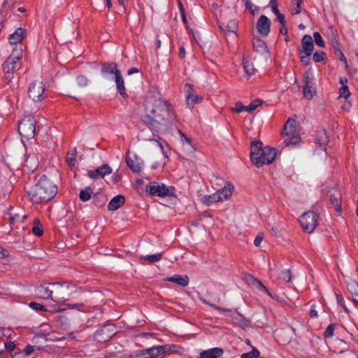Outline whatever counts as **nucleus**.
Wrapping results in <instances>:
<instances>
[{
	"mask_svg": "<svg viewBox=\"0 0 358 358\" xmlns=\"http://www.w3.org/2000/svg\"><path fill=\"white\" fill-rule=\"evenodd\" d=\"M145 114L141 117V121L155 132L167 130L172 126L173 115L172 106L168 100L163 99L157 88L148 92L144 103Z\"/></svg>",
	"mask_w": 358,
	"mask_h": 358,
	"instance_id": "obj_1",
	"label": "nucleus"
},
{
	"mask_svg": "<svg viewBox=\"0 0 358 358\" xmlns=\"http://www.w3.org/2000/svg\"><path fill=\"white\" fill-rule=\"evenodd\" d=\"M57 193V185L46 176H43L35 185L27 189L29 196L35 203L48 201Z\"/></svg>",
	"mask_w": 358,
	"mask_h": 358,
	"instance_id": "obj_2",
	"label": "nucleus"
},
{
	"mask_svg": "<svg viewBox=\"0 0 358 358\" xmlns=\"http://www.w3.org/2000/svg\"><path fill=\"white\" fill-rule=\"evenodd\" d=\"M52 285L55 287V299L52 298V301L57 303H64L77 290L75 285L69 282H54Z\"/></svg>",
	"mask_w": 358,
	"mask_h": 358,
	"instance_id": "obj_3",
	"label": "nucleus"
},
{
	"mask_svg": "<svg viewBox=\"0 0 358 358\" xmlns=\"http://www.w3.org/2000/svg\"><path fill=\"white\" fill-rule=\"evenodd\" d=\"M19 134L26 139H31L35 136L36 120L31 115L23 117L18 124Z\"/></svg>",
	"mask_w": 358,
	"mask_h": 358,
	"instance_id": "obj_4",
	"label": "nucleus"
},
{
	"mask_svg": "<svg viewBox=\"0 0 358 358\" xmlns=\"http://www.w3.org/2000/svg\"><path fill=\"white\" fill-rule=\"evenodd\" d=\"M22 58V49L20 50L17 55L13 54L9 56L7 59L3 62V71L6 74V79L10 82L13 78V73L17 69V63Z\"/></svg>",
	"mask_w": 358,
	"mask_h": 358,
	"instance_id": "obj_5",
	"label": "nucleus"
},
{
	"mask_svg": "<svg viewBox=\"0 0 358 358\" xmlns=\"http://www.w3.org/2000/svg\"><path fill=\"white\" fill-rule=\"evenodd\" d=\"M317 217L318 215L315 213L306 212L300 217L299 222L304 231L311 233L317 226Z\"/></svg>",
	"mask_w": 358,
	"mask_h": 358,
	"instance_id": "obj_6",
	"label": "nucleus"
},
{
	"mask_svg": "<svg viewBox=\"0 0 358 358\" xmlns=\"http://www.w3.org/2000/svg\"><path fill=\"white\" fill-rule=\"evenodd\" d=\"M146 191L151 195H157L162 197L166 196H173L174 194V187H167L164 184L152 182L147 185Z\"/></svg>",
	"mask_w": 358,
	"mask_h": 358,
	"instance_id": "obj_7",
	"label": "nucleus"
},
{
	"mask_svg": "<svg viewBox=\"0 0 358 358\" xmlns=\"http://www.w3.org/2000/svg\"><path fill=\"white\" fill-rule=\"evenodd\" d=\"M45 85L43 81H33L28 88L29 97L34 101H40L44 99Z\"/></svg>",
	"mask_w": 358,
	"mask_h": 358,
	"instance_id": "obj_8",
	"label": "nucleus"
},
{
	"mask_svg": "<svg viewBox=\"0 0 358 358\" xmlns=\"http://www.w3.org/2000/svg\"><path fill=\"white\" fill-rule=\"evenodd\" d=\"M116 334V328L113 324H107L96 331L94 334V340L105 343L108 341Z\"/></svg>",
	"mask_w": 358,
	"mask_h": 358,
	"instance_id": "obj_9",
	"label": "nucleus"
},
{
	"mask_svg": "<svg viewBox=\"0 0 358 358\" xmlns=\"http://www.w3.org/2000/svg\"><path fill=\"white\" fill-rule=\"evenodd\" d=\"M168 349L163 345H157L152 348L137 351L134 355L131 356L133 358H156L158 356L164 354V350Z\"/></svg>",
	"mask_w": 358,
	"mask_h": 358,
	"instance_id": "obj_10",
	"label": "nucleus"
},
{
	"mask_svg": "<svg viewBox=\"0 0 358 358\" xmlns=\"http://www.w3.org/2000/svg\"><path fill=\"white\" fill-rule=\"evenodd\" d=\"M262 143L259 141H254L251 142V151H250V158L252 163L257 166L260 167L262 166V162H260V160H257L259 159V155L260 154L262 150H263Z\"/></svg>",
	"mask_w": 358,
	"mask_h": 358,
	"instance_id": "obj_11",
	"label": "nucleus"
},
{
	"mask_svg": "<svg viewBox=\"0 0 358 358\" xmlns=\"http://www.w3.org/2000/svg\"><path fill=\"white\" fill-rule=\"evenodd\" d=\"M276 156V150L275 148L266 146L262 150L260 154L259 155V161H262V166L265 164H270L275 159Z\"/></svg>",
	"mask_w": 358,
	"mask_h": 358,
	"instance_id": "obj_12",
	"label": "nucleus"
},
{
	"mask_svg": "<svg viewBox=\"0 0 358 358\" xmlns=\"http://www.w3.org/2000/svg\"><path fill=\"white\" fill-rule=\"evenodd\" d=\"M271 20L266 15H261L257 20L256 28L257 31L263 36H267L270 33Z\"/></svg>",
	"mask_w": 358,
	"mask_h": 358,
	"instance_id": "obj_13",
	"label": "nucleus"
},
{
	"mask_svg": "<svg viewBox=\"0 0 358 358\" xmlns=\"http://www.w3.org/2000/svg\"><path fill=\"white\" fill-rule=\"evenodd\" d=\"M314 48L313 40L310 35H304L301 39V47L299 48L300 55H311Z\"/></svg>",
	"mask_w": 358,
	"mask_h": 358,
	"instance_id": "obj_14",
	"label": "nucleus"
},
{
	"mask_svg": "<svg viewBox=\"0 0 358 358\" xmlns=\"http://www.w3.org/2000/svg\"><path fill=\"white\" fill-rule=\"evenodd\" d=\"M254 50L260 54L264 61H267L269 57V50L265 42L260 38L253 40Z\"/></svg>",
	"mask_w": 358,
	"mask_h": 358,
	"instance_id": "obj_15",
	"label": "nucleus"
},
{
	"mask_svg": "<svg viewBox=\"0 0 358 358\" xmlns=\"http://www.w3.org/2000/svg\"><path fill=\"white\" fill-rule=\"evenodd\" d=\"M112 169L108 164H105L98 167L94 171H89L88 176L90 178L96 179L98 178H103L105 176L110 174Z\"/></svg>",
	"mask_w": 358,
	"mask_h": 358,
	"instance_id": "obj_16",
	"label": "nucleus"
},
{
	"mask_svg": "<svg viewBox=\"0 0 358 358\" xmlns=\"http://www.w3.org/2000/svg\"><path fill=\"white\" fill-rule=\"evenodd\" d=\"M26 29L22 27L17 28L14 33L10 35L8 38L9 43L16 45L21 43L24 36L26 34Z\"/></svg>",
	"mask_w": 358,
	"mask_h": 358,
	"instance_id": "obj_17",
	"label": "nucleus"
},
{
	"mask_svg": "<svg viewBox=\"0 0 358 358\" xmlns=\"http://www.w3.org/2000/svg\"><path fill=\"white\" fill-rule=\"evenodd\" d=\"M35 292L40 299L52 300L53 291L50 289L48 287L44 285H41L35 287Z\"/></svg>",
	"mask_w": 358,
	"mask_h": 358,
	"instance_id": "obj_18",
	"label": "nucleus"
},
{
	"mask_svg": "<svg viewBox=\"0 0 358 358\" xmlns=\"http://www.w3.org/2000/svg\"><path fill=\"white\" fill-rule=\"evenodd\" d=\"M224 351L220 348H213L209 350H203L200 352V358H217L222 355Z\"/></svg>",
	"mask_w": 358,
	"mask_h": 358,
	"instance_id": "obj_19",
	"label": "nucleus"
},
{
	"mask_svg": "<svg viewBox=\"0 0 358 358\" xmlns=\"http://www.w3.org/2000/svg\"><path fill=\"white\" fill-rule=\"evenodd\" d=\"M330 201L331 204L334 206L336 210L338 213H341L342 210L341 208V194L339 191L336 189H334L332 192H331L330 195Z\"/></svg>",
	"mask_w": 358,
	"mask_h": 358,
	"instance_id": "obj_20",
	"label": "nucleus"
},
{
	"mask_svg": "<svg viewBox=\"0 0 358 358\" xmlns=\"http://www.w3.org/2000/svg\"><path fill=\"white\" fill-rule=\"evenodd\" d=\"M125 202V198L124 196L119 194L113 197L108 205V209L109 210H115L120 208Z\"/></svg>",
	"mask_w": 358,
	"mask_h": 358,
	"instance_id": "obj_21",
	"label": "nucleus"
},
{
	"mask_svg": "<svg viewBox=\"0 0 358 358\" xmlns=\"http://www.w3.org/2000/svg\"><path fill=\"white\" fill-rule=\"evenodd\" d=\"M115 81L117 85V90L120 95L124 98L127 97L124 88V80L120 71H117V75L115 76Z\"/></svg>",
	"mask_w": 358,
	"mask_h": 358,
	"instance_id": "obj_22",
	"label": "nucleus"
},
{
	"mask_svg": "<svg viewBox=\"0 0 358 358\" xmlns=\"http://www.w3.org/2000/svg\"><path fill=\"white\" fill-rule=\"evenodd\" d=\"M101 71L102 74H114L117 75V71H120L117 69V65L115 63L105 62L102 64Z\"/></svg>",
	"mask_w": 358,
	"mask_h": 358,
	"instance_id": "obj_23",
	"label": "nucleus"
},
{
	"mask_svg": "<svg viewBox=\"0 0 358 358\" xmlns=\"http://www.w3.org/2000/svg\"><path fill=\"white\" fill-rule=\"evenodd\" d=\"M296 133V120L289 117L284 125L283 134L294 135Z\"/></svg>",
	"mask_w": 358,
	"mask_h": 358,
	"instance_id": "obj_24",
	"label": "nucleus"
},
{
	"mask_svg": "<svg viewBox=\"0 0 358 358\" xmlns=\"http://www.w3.org/2000/svg\"><path fill=\"white\" fill-rule=\"evenodd\" d=\"M167 281L175 282L180 286L185 287L189 284V277L187 275H175L166 279Z\"/></svg>",
	"mask_w": 358,
	"mask_h": 358,
	"instance_id": "obj_25",
	"label": "nucleus"
},
{
	"mask_svg": "<svg viewBox=\"0 0 358 358\" xmlns=\"http://www.w3.org/2000/svg\"><path fill=\"white\" fill-rule=\"evenodd\" d=\"M38 165V161L35 155H29L25 160L24 166L30 171H34Z\"/></svg>",
	"mask_w": 358,
	"mask_h": 358,
	"instance_id": "obj_26",
	"label": "nucleus"
},
{
	"mask_svg": "<svg viewBox=\"0 0 358 358\" xmlns=\"http://www.w3.org/2000/svg\"><path fill=\"white\" fill-rule=\"evenodd\" d=\"M277 339L282 345H287L291 342L292 336L288 331L280 330L277 333Z\"/></svg>",
	"mask_w": 358,
	"mask_h": 358,
	"instance_id": "obj_27",
	"label": "nucleus"
},
{
	"mask_svg": "<svg viewBox=\"0 0 358 358\" xmlns=\"http://www.w3.org/2000/svg\"><path fill=\"white\" fill-rule=\"evenodd\" d=\"M233 320L234 323L239 325V327L243 329H246V328L250 327V322L240 313H237L236 315H234Z\"/></svg>",
	"mask_w": 358,
	"mask_h": 358,
	"instance_id": "obj_28",
	"label": "nucleus"
},
{
	"mask_svg": "<svg viewBox=\"0 0 358 358\" xmlns=\"http://www.w3.org/2000/svg\"><path fill=\"white\" fill-rule=\"evenodd\" d=\"M233 189V185L229 182H227L223 188H221L216 192V194L220 196L222 194L224 199L227 200L231 196Z\"/></svg>",
	"mask_w": 358,
	"mask_h": 358,
	"instance_id": "obj_29",
	"label": "nucleus"
},
{
	"mask_svg": "<svg viewBox=\"0 0 358 358\" xmlns=\"http://www.w3.org/2000/svg\"><path fill=\"white\" fill-rule=\"evenodd\" d=\"M220 29L223 31H227L229 32L235 33L238 28V23L236 20H230L226 24L224 23L219 25Z\"/></svg>",
	"mask_w": 358,
	"mask_h": 358,
	"instance_id": "obj_30",
	"label": "nucleus"
},
{
	"mask_svg": "<svg viewBox=\"0 0 358 358\" xmlns=\"http://www.w3.org/2000/svg\"><path fill=\"white\" fill-rule=\"evenodd\" d=\"M222 196L218 195L216 192L211 195H205L202 199V201L207 206H210L213 203H215L220 201H222Z\"/></svg>",
	"mask_w": 358,
	"mask_h": 358,
	"instance_id": "obj_31",
	"label": "nucleus"
},
{
	"mask_svg": "<svg viewBox=\"0 0 358 358\" xmlns=\"http://www.w3.org/2000/svg\"><path fill=\"white\" fill-rule=\"evenodd\" d=\"M156 138L149 139V143L146 145V148L159 149L163 152V146L159 142L161 138L157 135H154Z\"/></svg>",
	"mask_w": 358,
	"mask_h": 358,
	"instance_id": "obj_32",
	"label": "nucleus"
},
{
	"mask_svg": "<svg viewBox=\"0 0 358 358\" xmlns=\"http://www.w3.org/2000/svg\"><path fill=\"white\" fill-rule=\"evenodd\" d=\"M285 138L284 140V143L286 145H296L300 141V137L299 135L294 134V135L284 134Z\"/></svg>",
	"mask_w": 358,
	"mask_h": 358,
	"instance_id": "obj_33",
	"label": "nucleus"
},
{
	"mask_svg": "<svg viewBox=\"0 0 358 358\" xmlns=\"http://www.w3.org/2000/svg\"><path fill=\"white\" fill-rule=\"evenodd\" d=\"M126 162H127V166L130 168V169L133 172L138 173L141 171V165L143 164L142 162H135L132 159L129 158L128 157H126Z\"/></svg>",
	"mask_w": 358,
	"mask_h": 358,
	"instance_id": "obj_34",
	"label": "nucleus"
},
{
	"mask_svg": "<svg viewBox=\"0 0 358 358\" xmlns=\"http://www.w3.org/2000/svg\"><path fill=\"white\" fill-rule=\"evenodd\" d=\"M317 143L320 145H325L328 142V138L325 130H320L317 132L316 134Z\"/></svg>",
	"mask_w": 358,
	"mask_h": 358,
	"instance_id": "obj_35",
	"label": "nucleus"
},
{
	"mask_svg": "<svg viewBox=\"0 0 358 358\" xmlns=\"http://www.w3.org/2000/svg\"><path fill=\"white\" fill-rule=\"evenodd\" d=\"M88 83V80L87 78L84 76H79L77 77V80L76 84L73 85V88L76 91H79L81 88L87 86Z\"/></svg>",
	"mask_w": 358,
	"mask_h": 358,
	"instance_id": "obj_36",
	"label": "nucleus"
},
{
	"mask_svg": "<svg viewBox=\"0 0 358 358\" xmlns=\"http://www.w3.org/2000/svg\"><path fill=\"white\" fill-rule=\"evenodd\" d=\"M202 100V98L192 94L191 92H188V94L187 95V104L189 106L190 108H192L196 103L198 101H201Z\"/></svg>",
	"mask_w": 358,
	"mask_h": 358,
	"instance_id": "obj_37",
	"label": "nucleus"
},
{
	"mask_svg": "<svg viewBox=\"0 0 358 358\" xmlns=\"http://www.w3.org/2000/svg\"><path fill=\"white\" fill-rule=\"evenodd\" d=\"M92 194V189L90 187H87L83 189H81L79 194V198L82 201H89Z\"/></svg>",
	"mask_w": 358,
	"mask_h": 358,
	"instance_id": "obj_38",
	"label": "nucleus"
},
{
	"mask_svg": "<svg viewBox=\"0 0 358 358\" xmlns=\"http://www.w3.org/2000/svg\"><path fill=\"white\" fill-rule=\"evenodd\" d=\"M243 66L245 73H247L248 76H251L255 73V69L253 64L245 58L243 59Z\"/></svg>",
	"mask_w": 358,
	"mask_h": 358,
	"instance_id": "obj_39",
	"label": "nucleus"
},
{
	"mask_svg": "<svg viewBox=\"0 0 358 358\" xmlns=\"http://www.w3.org/2000/svg\"><path fill=\"white\" fill-rule=\"evenodd\" d=\"M178 134L181 136V138H184L185 142L188 144V148H187V152L189 155L194 154L196 150V147L193 145H192L191 138L187 137L180 130H178Z\"/></svg>",
	"mask_w": 358,
	"mask_h": 358,
	"instance_id": "obj_40",
	"label": "nucleus"
},
{
	"mask_svg": "<svg viewBox=\"0 0 358 358\" xmlns=\"http://www.w3.org/2000/svg\"><path fill=\"white\" fill-rule=\"evenodd\" d=\"M348 290L351 294L352 298L358 295V284L355 281H351L348 283Z\"/></svg>",
	"mask_w": 358,
	"mask_h": 358,
	"instance_id": "obj_41",
	"label": "nucleus"
},
{
	"mask_svg": "<svg viewBox=\"0 0 358 358\" xmlns=\"http://www.w3.org/2000/svg\"><path fill=\"white\" fill-rule=\"evenodd\" d=\"M245 3L246 9L249 10L252 15H255L259 10V6H255L250 1V0H242Z\"/></svg>",
	"mask_w": 358,
	"mask_h": 358,
	"instance_id": "obj_42",
	"label": "nucleus"
},
{
	"mask_svg": "<svg viewBox=\"0 0 358 358\" xmlns=\"http://www.w3.org/2000/svg\"><path fill=\"white\" fill-rule=\"evenodd\" d=\"M162 252H159L155 255H147L141 257V259L147 260L150 262H156L159 260H160L162 257Z\"/></svg>",
	"mask_w": 358,
	"mask_h": 358,
	"instance_id": "obj_43",
	"label": "nucleus"
},
{
	"mask_svg": "<svg viewBox=\"0 0 358 358\" xmlns=\"http://www.w3.org/2000/svg\"><path fill=\"white\" fill-rule=\"evenodd\" d=\"M263 101L259 99L253 100L248 106H246L247 111L249 113H252L254 111L258 106L262 105Z\"/></svg>",
	"mask_w": 358,
	"mask_h": 358,
	"instance_id": "obj_44",
	"label": "nucleus"
},
{
	"mask_svg": "<svg viewBox=\"0 0 358 358\" xmlns=\"http://www.w3.org/2000/svg\"><path fill=\"white\" fill-rule=\"evenodd\" d=\"M313 85H304L303 87V96L308 100L312 99L313 96Z\"/></svg>",
	"mask_w": 358,
	"mask_h": 358,
	"instance_id": "obj_45",
	"label": "nucleus"
},
{
	"mask_svg": "<svg viewBox=\"0 0 358 358\" xmlns=\"http://www.w3.org/2000/svg\"><path fill=\"white\" fill-rule=\"evenodd\" d=\"M278 279L287 282H290L292 280V271L290 269L283 271L282 274L278 277Z\"/></svg>",
	"mask_w": 358,
	"mask_h": 358,
	"instance_id": "obj_46",
	"label": "nucleus"
},
{
	"mask_svg": "<svg viewBox=\"0 0 358 358\" xmlns=\"http://www.w3.org/2000/svg\"><path fill=\"white\" fill-rule=\"evenodd\" d=\"M259 356V351L252 347V350L248 353H244L241 355V358H258Z\"/></svg>",
	"mask_w": 358,
	"mask_h": 358,
	"instance_id": "obj_47",
	"label": "nucleus"
},
{
	"mask_svg": "<svg viewBox=\"0 0 358 358\" xmlns=\"http://www.w3.org/2000/svg\"><path fill=\"white\" fill-rule=\"evenodd\" d=\"M231 110L234 113H241L243 111H247L246 106H244L241 101H238L235 103V107L231 108Z\"/></svg>",
	"mask_w": 358,
	"mask_h": 358,
	"instance_id": "obj_48",
	"label": "nucleus"
},
{
	"mask_svg": "<svg viewBox=\"0 0 358 358\" xmlns=\"http://www.w3.org/2000/svg\"><path fill=\"white\" fill-rule=\"evenodd\" d=\"M248 280H251V281H254L255 282L258 287L261 289H262V290H264V292H266L268 294H269L270 296H271V293L269 292V291L268 290V289L262 284V282L261 281H259L257 280V279H255L252 275H248Z\"/></svg>",
	"mask_w": 358,
	"mask_h": 358,
	"instance_id": "obj_49",
	"label": "nucleus"
},
{
	"mask_svg": "<svg viewBox=\"0 0 358 358\" xmlns=\"http://www.w3.org/2000/svg\"><path fill=\"white\" fill-rule=\"evenodd\" d=\"M200 300L205 304L206 305H208L211 307H213L214 309L215 310H220V311H223V312H229L230 311V309H227V308H222V307H220L218 306H216L215 304H213V303H208L206 299H203V298H200Z\"/></svg>",
	"mask_w": 358,
	"mask_h": 358,
	"instance_id": "obj_50",
	"label": "nucleus"
},
{
	"mask_svg": "<svg viewBox=\"0 0 358 358\" xmlns=\"http://www.w3.org/2000/svg\"><path fill=\"white\" fill-rule=\"evenodd\" d=\"M336 328V325L334 324H331L328 326V327L326 329L324 336L326 338H331L334 335V331Z\"/></svg>",
	"mask_w": 358,
	"mask_h": 358,
	"instance_id": "obj_51",
	"label": "nucleus"
},
{
	"mask_svg": "<svg viewBox=\"0 0 358 358\" xmlns=\"http://www.w3.org/2000/svg\"><path fill=\"white\" fill-rule=\"evenodd\" d=\"M313 37L315 43L319 45L320 47L324 48V42L323 41L322 36L319 32H315L313 34Z\"/></svg>",
	"mask_w": 358,
	"mask_h": 358,
	"instance_id": "obj_52",
	"label": "nucleus"
},
{
	"mask_svg": "<svg viewBox=\"0 0 358 358\" xmlns=\"http://www.w3.org/2000/svg\"><path fill=\"white\" fill-rule=\"evenodd\" d=\"M340 96L347 99L350 95V92L348 90V87L346 85H343L340 90Z\"/></svg>",
	"mask_w": 358,
	"mask_h": 358,
	"instance_id": "obj_53",
	"label": "nucleus"
},
{
	"mask_svg": "<svg viewBox=\"0 0 358 358\" xmlns=\"http://www.w3.org/2000/svg\"><path fill=\"white\" fill-rule=\"evenodd\" d=\"M325 53L322 51H317L313 55V60L320 62L324 59Z\"/></svg>",
	"mask_w": 358,
	"mask_h": 358,
	"instance_id": "obj_54",
	"label": "nucleus"
},
{
	"mask_svg": "<svg viewBox=\"0 0 358 358\" xmlns=\"http://www.w3.org/2000/svg\"><path fill=\"white\" fill-rule=\"evenodd\" d=\"M29 307L31 308L32 309H34L36 310H42V311L47 310L46 308L43 305L36 303V302H31L29 303Z\"/></svg>",
	"mask_w": 358,
	"mask_h": 358,
	"instance_id": "obj_55",
	"label": "nucleus"
},
{
	"mask_svg": "<svg viewBox=\"0 0 358 358\" xmlns=\"http://www.w3.org/2000/svg\"><path fill=\"white\" fill-rule=\"evenodd\" d=\"M21 213H10V224H13L15 222H19L20 221V219H21Z\"/></svg>",
	"mask_w": 358,
	"mask_h": 358,
	"instance_id": "obj_56",
	"label": "nucleus"
},
{
	"mask_svg": "<svg viewBox=\"0 0 358 358\" xmlns=\"http://www.w3.org/2000/svg\"><path fill=\"white\" fill-rule=\"evenodd\" d=\"M66 161L68 163L69 166L71 168L74 167L76 165V159L75 157L71 156L70 153H69L67 155Z\"/></svg>",
	"mask_w": 358,
	"mask_h": 358,
	"instance_id": "obj_57",
	"label": "nucleus"
},
{
	"mask_svg": "<svg viewBox=\"0 0 358 358\" xmlns=\"http://www.w3.org/2000/svg\"><path fill=\"white\" fill-rule=\"evenodd\" d=\"M32 232L37 236H41L43 234V229L42 226H34L32 228Z\"/></svg>",
	"mask_w": 358,
	"mask_h": 358,
	"instance_id": "obj_58",
	"label": "nucleus"
},
{
	"mask_svg": "<svg viewBox=\"0 0 358 358\" xmlns=\"http://www.w3.org/2000/svg\"><path fill=\"white\" fill-rule=\"evenodd\" d=\"M302 0H293L292 4L293 6L295 5L296 8H294V14H299L301 12V4Z\"/></svg>",
	"mask_w": 358,
	"mask_h": 358,
	"instance_id": "obj_59",
	"label": "nucleus"
},
{
	"mask_svg": "<svg viewBox=\"0 0 358 358\" xmlns=\"http://www.w3.org/2000/svg\"><path fill=\"white\" fill-rule=\"evenodd\" d=\"M264 239V234L262 233H259L257 235L254 244L256 247H259L261 245V243L262 242Z\"/></svg>",
	"mask_w": 358,
	"mask_h": 358,
	"instance_id": "obj_60",
	"label": "nucleus"
},
{
	"mask_svg": "<svg viewBox=\"0 0 358 358\" xmlns=\"http://www.w3.org/2000/svg\"><path fill=\"white\" fill-rule=\"evenodd\" d=\"M163 347L168 348V349L166 348V350H164V353L168 352H177V351H178V349L180 348L179 346L175 345H163Z\"/></svg>",
	"mask_w": 358,
	"mask_h": 358,
	"instance_id": "obj_61",
	"label": "nucleus"
},
{
	"mask_svg": "<svg viewBox=\"0 0 358 358\" xmlns=\"http://www.w3.org/2000/svg\"><path fill=\"white\" fill-rule=\"evenodd\" d=\"M310 56V55H305V54L303 55H301V57H300L301 62L303 64H304L305 65L310 64V59L309 58Z\"/></svg>",
	"mask_w": 358,
	"mask_h": 358,
	"instance_id": "obj_62",
	"label": "nucleus"
},
{
	"mask_svg": "<svg viewBox=\"0 0 358 358\" xmlns=\"http://www.w3.org/2000/svg\"><path fill=\"white\" fill-rule=\"evenodd\" d=\"M15 346L16 345L13 342H8L5 343V348L9 352L14 350Z\"/></svg>",
	"mask_w": 358,
	"mask_h": 358,
	"instance_id": "obj_63",
	"label": "nucleus"
},
{
	"mask_svg": "<svg viewBox=\"0 0 358 358\" xmlns=\"http://www.w3.org/2000/svg\"><path fill=\"white\" fill-rule=\"evenodd\" d=\"M336 52H338V55L339 57V59L342 62H343L345 64H347V59H346L345 55H343V53L342 52V51L339 48H338Z\"/></svg>",
	"mask_w": 358,
	"mask_h": 358,
	"instance_id": "obj_64",
	"label": "nucleus"
}]
</instances>
